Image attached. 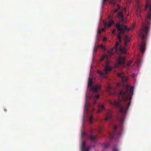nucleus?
I'll return each mask as SVG.
<instances>
[{"instance_id": "f257e3e1", "label": "nucleus", "mask_w": 151, "mask_h": 151, "mask_svg": "<svg viewBox=\"0 0 151 151\" xmlns=\"http://www.w3.org/2000/svg\"><path fill=\"white\" fill-rule=\"evenodd\" d=\"M134 90L133 86L127 85L123 87L119 93L118 100L114 102L109 101L111 105L119 109L121 114V116L119 119L122 124L124 123L125 115L130 106Z\"/></svg>"}, {"instance_id": "f03ea898", "label": "nucleus", "mask_w": 151, "mask_h": 151, "mask_svg": "<svg viewBox=\"0 0 151 151\" xmlns=\"http://www.w3.org/2000/svg\"><path fill=\"white\" fill-rule=\"evenodd\" d=\"M149 9V12L145 19V23L142 25V27L139 36L142 37V41L140 47V51L142 53H143L146 48V44L144 42L145 36L147 34L151 21V0H147L145 9L147 10Z\"/></svg>"}, {"instance_id": "7ed1b4c3", "label": "nucleus", "mask_w": 151, "mask_h": 151, "mask_svg": "<svg viewBox=\"0 0 151 151\" xmlns=\"http://www.w3.org/2000/svg\"><path fill=\"white\" fill-rule=\"evenodd\" d=\"M124 41L125 42L124 45L125 47H122L121 46L119 48L118 47L119 45V42L118 41H116L115 45L114 48L108 50L107 53L108 54H103L102 57L100 60V61H103L106 58L107 60L106 62V65H108L109 64L108 60L111 58V56L115 55L116 53L117 50L119 49L120 51L123 53L125 54L126 53L127 49L125 47L127 45V43L130 42V39L127 35H126L124 38Z\"/></svg>"}, {"instance_id": "20e7f679", "label": "nucleus", "mask_w": 151, "mask_h": 151, "mask_svg": "<svg viewBox=\"0 0 151 151\" xmlns=\"http://www.w3.org/2000/svg\"><path fill=\"white\" fill-rule=\"evenodd\" d=\"M116 28L119 32L117 35V38L120 42L121 41V34L125 32H128L129 29H127V27L123 25H121L119 23H116L115 26Z\"/></svg>"}, {"instance_id": "39448f33", "label": "nucleus", "mask_w": 151, "mask_h": 151, "mask_svg": "<svg viewBox=\"0 0 151 151\" xmlns=\"http://www.w3.org/2000/svg\"><path fill=\"white\" fill-rule=\"evenodd\" d=\"M92 81L91 78H89L88 82V86H90L92 87V91L95 92L97 91L101 88V86L99 85H96L94 86H92Z\"/></svg>"}, {"instance_id": "423d86ee", "label": "nucleus", "mask_w": 151, "mask_h": 151, "mask_svg": "<svg viewBox=\"0 0 151 151\" xmlns=\"http://www.w3.org/2000/svg\"><path fill=\"white\" fill-rule=\"evenodd\" d=\"M109 3L113 6H114L116 5V8H114V9L112 11V13L113 14L116 12H118V10H120V7L119 5L118 4H116V2L114 0H110Z\"/></svg>"}, {"instance_id": "0eeeda50", "label": "nucleus", "mask_w": 151, "mask_h": 151, "mask_svg": "<svg viewBox=\"0 0 151 151\" xmlns=\"http://www.w3.org/2000/svg\"><path fill=\"white\" fill-rule=\"evenodd\" d=\"M111 68L109 66H106L104 68V71L105 72V73H103L102 72L99 71L98 72V73L101 76L104 77H106V75L107 72L111 70Z\"/></svg>"}, {"instance_id": "6e6552de", "label": "nucleus", "mask_w": 151, "mask_h": 151, "mask_svg": "<svg viewBox=\"0 0 151 151\" xmlns=\"http://www.w3.org/2000/svg\"><path fill=\"white\" fill-rule=\"evenodd\" d=\"M117 62L119 65H124L125 63V59L124 57L119 56L117 59Z\"/></svg>"}, {"instance_id": "1a4fd4ad", "label": "nucleus", "mask_w": 151, "mask_h": 151, "mask_svg": "<svg viewBox=\"0 0 151 151\" xmlns=\"http://www.w3.org/2000/svg\"><path fill=\"white\" fill-rule=\"evenodd\" d=\"M117 76L121 78V81L122 82L126 81L127 79L124 76V73L123 72L118 73H117Z\"/></svg>"}, {"instance_id": "9d476101", "label": "nucleus", "mask_w": 151, "mask_h": 151, "mask_svg": "<svg viewBox=\"0 0 151 151\" xmlns=\"http://www.w3.org/2000/svg\"><path fill=\"white\" fill-rule=\"evenodd\" d=\"M112 111L111 110H108L107 111L106 116L104 118V121H107L108 119H111L112 118Z\"/></svg>"}, {"instance_id": "9b49d317", "label": "nucleus", "mask_w": 151, "mask_h": 151, "mask_svg": "<svg viewBox=\"0 0 151 151\" xmlns=\"http://www.w3.org/2000/svg\"><path fill=\"white\" fill-rule=\"evenodd\" d=\"M81 148L82 151H89L90 149L89 147H86L85 141L82 142L81 144Z\"/></svg>"}, {"instance_id": "f8f14e48", "label": "nucleus", "mask_w": 151, "mask_h": 151, "mask_svg": "<svg viewBox=\"0 0 151 151\" xmlns=\"http://www.w3.org/2000/svg\"><path fill=\"white\" fill-rule=\"evenodd\" d=\"M137 6V13L140 14L141 11V6L140 5L141 0H135Z\"/></svg>"}, {"instance_id": "ddd939ff", "label": "nucleus", "mask_w": 151, "mask_h": 151, "mask_svg": "<svg viewBox=\"0 0 151 151\" xmlns=\"http://www.w3.org/2000/svg\"><path fill=\"white\" fill-rule=\"evenodd\" d=\"M114 23V21L111 19V20H109L108 22H107L106 21L103 22V24L105 27H109L111 26Z\"/></svg>"}, {"instance_id": "4468645a", "label": "nucleus", "mask_w": 151, "mask_h": 151, "mask_svg": "<svg viewBox=\"0 0 151 151\" xmlns=\"http://www.w3.org/2000/svg\"><path fill=\"white\" fill-rule=\"evenodd\" d=\"M112 89L111 87L110 86H109L107 88V91L108 92L109 95H113L114 96H115L116 94V92L114 91V93H112L111 92Z\"/></svg>"}, {"instance_id": "2eb2a0df", "label": "nucleus", "mask_w": 151, "mask_h": 151, "mask_svg": "<svg viewBox=\"0 0 151 151\" xmlns=\"http://www.w3.org/2000/svg\"><path fill=\"white\" fill-rule=\"evenodd\" d=\"M88 138L92 142H94L97 139V137L96 136L91 134L88 136Z\"/></svg>"}, {"instance_id": "dca6fc26", "label": "nucleus", "mask_w": 151, "mask_h": 151, "mask_svg": "<svg viewBox=\"0 0 151 151\" xmlns=\"http://www.w3.org/2000/svg\"><path fill=\"white\" fill-rule=\"evenodd\" d=\"M117 126H115L114 127V131L112 134L110 133V135L112 138H113L115 136V133L116 132V130L117 129Z\"/></svg>"}, {"instance_id": "f3484780", "label": "nucleus", "mask_w": 151, "mask_h": 151, "mask_svg": "<svg viewBox=\"0 0 151 151\" xmlns=\"http://www.w3.org/2000/svg\"><path fill=\"white\" fill-rule=\"evenodd\" d=\"M99 109L97 111V113H99L101 112V110L104 109V105L102 104H99L98 105Z\"/></svg>"}, {"instance_id": "a211bd4d", "label": "nucleus", "mask_w": 151, "mask_h": 151, "mask_svg": "<svg viewBox=\"0 0 151 151\" xmlns=\"http://www.w3.org/2000/svg\"><path fill=\"white\" fill-rule=\"evenodd\" d=\"M124 15L122 14V12L121 11H119L118 12V17L119 19H121L122 21L123 19L124 18Z\"/></svg>"}, {"instance_id": "6ab92c4d", "label": "nucleus", "mask_w": 151, "mask_h": 151, "mask_svg": "<svg viewBox=\"0 0 151 151\" xmlns=\"http://www.w3.org/2000/svg\"><path fill=\"white\" fill-rule=\"evenodd\" d=\"M93 119V116L92 115H91L89 117V122L90 124H91L92 123V120Z\"/></svg>"}, {"instance_id": "aec40b11", "label": "nucleus", "mask_w": 151, "mask_h": 151, "mask_svg": "<svg viewBox=\"0 0 151 151\" xmlns=\"http://www.w3.org/2000/svg\"><path fill=\"white\" fill-rule=\"evenodd\" d=\"M109 145L108 143H105L104 144V146L105 148H107L109 146Z\"/></svg>"}, {"instance_id": "412c9836", "label": "nucleus", "mask_w": 151, "mask_h": 151, "mask_svg": "<svg viewBox=\"0 0 151 151\" xmlns=\"http://www.w3.org/2000/svg\"><path fill=\"white\" fill-rule=\"evenodd\" d=\"M112 151H118L116 147H114L112 149Z\"/></svg>"}, {"instance_id": "4be33fe9", "label": "nucleus", "mask_w": 151, "mask_h": 151, "mask_svg": "<svg viewBox=\"0 0 151 151\" xmlns=\"http://www.w3.org/2000/svg\"><path fill=\"white\" fill-rule=\"evenodd\" d=\"M100 47H101L102 49H104V50H105V49L104 46L103 45V44L100 45Z\"/></svg>"}, {"instance_id": "5701e85b", "label": "nucleus", "mask_w": 151, "mask_h": 151, "mask_svg": "<svg viewBox=\"0 0 151 151\" xmlns=\"http://www.w3.org/2000/svg\"><path fill=\"white\" fill-rule=\"evenodd\" d=\"M117 133H118V137L119 138L120 137V136L121 134V132H117Z\"/></svg>"}, {"instance_id": "b1692460", "label": "nucleus", "mask_w": 151, "mask_h": 151, "mask_svg": "<svg viewBox=\"0 0 151 151\" xmlns=\"http://www.w3.org/2000/svg\"><path fill=\"white\" fill-rule=\"evenodd\" d=\"M95 97L96 99H99V95H96L95 96Z\"/></svg>"}, {"instance_id": "393cba45", "label": "nucleus", "mask_w": 151, "mask_h": 151, "mask_svg": "<svg viewBox=\"0 0 151 151\" xmlns=\"http://www.w3.org/2000/svg\"><path fill=\"white\" fill-rule=\"evenodd\" d=\"M132 61H130L129 62H128L127 63V66H129L130 64H131V63H132Z\"/></svg>"}, {"instance_id": "a878e982", "label": "nucleus", "mask_w": 151, "mask_h": 151, "mask_svg": "<svg viewBox=\"0 0 151 151\" xmlns=\"http://www.w3.org/2000/svg\"><path fill=\"white\" fill-rule=\"evenodd\" d=\"M107 0H102V4H104Z\"/></svg>"}, {"instance_id": "bb28decb", "label": "nucleus", "mask_w": 151, "mask_h": 151, "mask_svg": "<svg viewBox=\"0 0 151 151\" xmlns=\"http://www.w3.org/2000/svg\"><path fill=\"white\" fill-rule=\"evenodd\" d=\"M102 131V129L101 128H100V129H99L98 130V132H101Z\"/></svg>"}, {"instance_id": "cd10ccee", "label": "nucleus", "mask_w": 151, "mask_h": 151, "mask_svg": "<svg viewBox=\"0 0 151 151\" xmlns=\"http://www.w3.org/2000/svg\"><path fill=\"white\" fill-rule=\"evenodd\" d=\"M85 135V133H83V132H81V136L82 137L83 136H84Z\"/></svg>"}, {"instance_id": "c85d7f7f", "label": "nucleus", "mask_w": 151, "mask_h": 151, "mask_svg": "<svg viewBox=\"0 0 151 151\" xmlns=\"http://www.w3.org/2000/svg\"><path fill=\"white\" fill-rule=\"evenodd\" d=\"M116 31V30L115 29H114L112 31V33L114 34V33Z\"/></svg>"}, {"instance_id": "c756f323", "label": "nucleus", "mask_w": 151, "mask_h": 151, "mask_svg": "<svg viewBox=\"0 0 151 151\" xmlns=\"http://www.w3.org/2000/svg\"><path fill=\"white\" fill-rule=\"evenodd\" d=\"M101 32L100 31V30L99 29H98V33H101Z\"/></svg>"}, {"instance_id": "7c9ffc66", "label": "nucleus", "mask_w": 151, "mask_h": 151, "mask_svg": "<svg viewBox=\"0 0 151 151\" xmlns=\"http://www.w3.org/2000/svg\"><path fill=\"white\" fill-rule=\"evenodd\" d=\"M106 40V37H104L103 39V40L104 41H105Z\"/></svg>"}, {"instance_id": "2f4dec72", "label": "nucleus", "mask_w": 151, "mask_h": 151, "mask_svg": "<svg viewBox=\"0 0 151 151\" xmlns=\"http://www.w3.org/2000/svg\"><path fill=\"white\" fill-rule=\"evenodd\" d=\"M102 31H104L105 29H102Z\"/></svg>"}, {"instance_id": "473e14b6", "label": "nucleus", "mask_w": 151, "mask_h": 151, "mask_svg": "<svg viewBox=\"0 0 151 151\" xmlns=\"http://www.w3.org/2000/svg\"><path fill=\"white\" fill-rule=\"evenodd\" d=\"M117 86H119V83L118 84H117Z\"/></svg>"}, {"instance_id": "72a5a7b5", "label": "nucleus", "mask_w": 151, "mask_h": 151, "mask_svg": "<svg viewBox=\"0 0 151 151\" xmlns=\"http://www.w3.org/2000/svg\"><path fill=\"white\" fill-rule=\"evenodd\" d=\"M110 16H109V19H110Z\"/></svg>"}, {"instance_id": "f704fd0d", "label": "nucleus", "mask_w": 151, "mask_h": 151, "mask_svg": "<svg viewBox=\"0 0 151 151\" xmlns=\"http://www.w3.org/2000/svg\"><path fill=\"white\" fill-rule=\"evenodd\" d=\"M4 111H6V109H4Z\"/></svg>"}, {"instance_id": "c9c22d12", "label": "nucleus", "mask_w": 151, "mask_h": 151, "mask_svg": "<svg viewBox=\"0 0 151 151\" xmlns=\"http://www.w3.org/2000/svg\"><path fill=\"white\" fill-rule=\"evenodd\" d=\"M96 103V101H94V103H95V104Z\"/></svg>"}, {"instance_id": "e433bc0d", "label": "nucleus", "mask_w": 151, "mask_h": 151, "mask_svg": "<svg viewBox=\"0 0 151 151\" xmlns=\"http://www.w3.org/2000/svg\"><path fill=\"white\" fill-rule=\"evenodd\" d=\"M119 1H120V0H119Z\"/></svg>"}]
</instances>
